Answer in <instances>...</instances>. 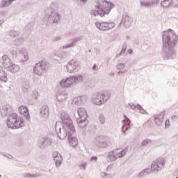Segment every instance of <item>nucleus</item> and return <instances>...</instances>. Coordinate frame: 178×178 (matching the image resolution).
<instances>
[{
	"label": "nucleus",
	"mask_w": 178,
	"mask_h": 178,
	"mask_svg": "<svg viewBox=\"0 0 178 178\" xmlns=\"http://www.w3.org/2000/svg\"><path fill=\"white\" fill-rule=\"evenodd\" d=\"M76 83V78H73V76H70L67 79H63L60 81V86L63 88H66L67 87H70V86Z\"/></svg>",
	"instance_id": "6e6552de"
},
{
	"label": "nucleus",
	"mask_w": 178,
	"mask_h": 178,
	"mask_svg": "<svg viewBox=\"0 0 178 178\" xmlns=\"http://www.w3.org/2000/svg\"><path fill=\"white\" fill-rule=\"evenodd\" d=\"M3 67L8 70V72H11V73H16L19 72V67L17 65L13 64L10 60L8 59L5 62L3 63Z\"/></svg>",
	"instance_id": "39448f33"
},
{
	"label": "nucleus",
	"mask_w": 178,
	"mask_h": 178,
	"mask_svg": "<svg viewBox=\"0 0 178 178\" xmlns=\"http://www.w3.org/2000/svg\"><path fill=\"white\" fill-rule=\"evenodd\" d=\"M71 47H73V44H68L63 47V48H70Z\"/></svg>",
	"instance_id": "c85d7f7f"
},
{
	"label": "nucleus",
	"mask_w": 178,
	"mask_h": 178,
	"mask_svg": "<svg viewBox=\"0 0 178 178\" xmlns=\"http://www.w3.org/2000/svg\"><path fill=\"white\" fill-rule=\"evenodd\" d=\"M41 115L42 116H48V115H49V110L48 109V108H42L41 109Z\"/></svg>",
	"instance_id": "6ab92c4d"
},
{
	"label": "nucleus",
	"mask_w": 178,
	"mask_h": 178,
	"mask_svg": "<svg viewBox=\"0 0 178 178\" xmlns=\"http://www.w3.org/2000/svg\"><path fill=\"white\" fill-rule=\"evenodd\" d=\"M109 159H111V161H116V159H118L116 156L113 153L109 155Z\"/></svg>",
	"instance_id": "b1692460"
},
{
	"label": "nucleus",
	"mask_w": 178,
	"mask_h": 178,
	"mask_svg": "<svg viewBox=\"0 0 178 178\" xmlns=\"http://www.w3.org/2000/svg\"><path fill=\"white\" fill-rule=\"evenodd\" d=\"M20 115H23L26 118V119H30V114L29 113V108H27V106H19L18 109Z\"/></svg>",
	"instance_id": "9b49d317"
},
{
	"label": "nucleus",
	"mask_w": 178,
	"mask_h": 178,
	"mask_svg": "<svg viewBox=\"0 0 178 178\" xmlns=\"http://www.w3.org/2000/svg\"><path fill=\"white\" fill-rule=\"evenodd\" d=\"M100 119H102V120H104V118H100Z\"/></svg>",
	"instance_id": "ea45409f"
},
{
	"label": "nucleus",
	"mask_w": 178,
	"mask_h": 178,
	"mask_svg": "<svg viewBox=\"0 0 178 178\" xmlns=\"http://www.w3.org/2000/svg\"><path fill=\"white\" fill-rule=\"evenodd\" d=\"M103 144H104V145H101V147H102V148H105V147H107V146H108V145H107L106 143H103Z\"/></svg>",
	"instance_id": "7c9ffc66"
},
{
	"label": "nucleus",
	"mask_w": 178,
	"mask_h": 178,
	"mask_svg": "<svg viewBox=\"0 0 178 178\" xmlns=\"http://www.w3.org/2000/svg\"><path fill=\"white\" fill-rule=\"evenodd\" d=\"M46 69L47 63H45V62L44 61H40L35 65L34 72L35 74L41 76L42 74H44V73H45Z\"/></svg>",
	"instance_id": "423d86ee"
},
{
	"label": "nucleus",
	"mask_w": 178,
	"mask_h": 178,
	"mask_svg": "<svg viewBox=\"0 0 178 178\" xmlns=\"http://www.w3.org/2000/svg\"><path fill=\"white\" fill-rule=\"evenodd\" d=\"M177 178H178V177H177Z\"/></svg>",
	"instance_id": "a19ab883"
},
{
	"label": "nucleus",
	"mask_w": 178,
	"mask_h": 178,
	"mask_svg": "<svg viewBox=\"0 0 178 178\" xmlns=\"http://www.w3.org/2000/svg\"><path fill=\"white\" fill-rule=\"evenodd\" d=\"M7 126H8L10 129H13L14 130L16 129H20V127H23V126H24V119L17 115V113H13L8 115Z\"/></svg>",
	"instance_id": "f257e3e1"
},
{
	"label": "nucleus",
	"mask_w": 178,
	"mask_h": 178,
	"mask_svg": "<svg viewBox=\"0 0 178 178\" xmlns=\"http://www.w3.org/2000/svg\"><path fill=\"white\" fill-rule=\"evenodd\" d=\"M96 8H97V14L101 17H104L105 15H108L111 12L112 4L107 1H99L96 4Z\"/></svg>",
	"instance_id": "7ed1b4c3"
},
{
	"label": "nucleus",
	"mask_w": 178,
	"mask_h": 178,
	"mask_svg": "<svg viewBox=\"0 0 178 178\" xmlns=\"http://www.w3.org/2000/svg\"><path fill=\"white\" fill-rule=\"evenodd\" d=\"M81 1H87V0H81Z\"/></svg>",
	"instance_id": "58836bf2"
},
{
	"label": "nucleus",
	"mask_w": 178,
	"mask_h": 178,
	"mask_svg": "<svg viewBox=\"0 0 178 178\" xmlns=\"http://www.w3.org/2000/svg\"><path fill=\"white\" fill-rule=\"evenodd\" d=\"M15 0H3L0 4V8H6V6H9Z\"/></svg>",
	"instance_id": "f3484780"
},
{
	"label": "nucleus",
	"mask_w": 178,
	"mask_h": 178,
	"mask_svg": "<svg viewBox=\"0 0 178 178\" xmlns=\"http://www.w3.org/2000/svg\"><path fill=\"white\" fill-rule=\"evenodd\" d=\"M152 170L158 172L159 170V166L158 165V163H153L152 165Z\"/></svg>",
	"instance_id": "aec40b11"
},
{
	"label": "nucleus",
	"mask_w": 178,
	"mask_h": 178,
	"mask_svg": "<svg viewBox=\"0 0 178 178\" xmlns=\"http://www.w3.org/2000/svg\"><path fill=\"white\" fill-rule=\"evenodd\" d=\"M9 112H12V106L10 105L3 106L1 109L2 116H6Z\"/></svg>",
	"instance_id": "f8f14e48"
},
{
	"label": "nucleus",
	"mask_w": 178,
	"mask_h": 178,
	"mask_svg": "<svg viewBox=\"0 0 178 178\" xmlns=\"http://www.w3.org/2000/svg\"><path fill=\"white\" fill-rule=\"evenodd\" d=\"M79 67V63L74 60H70L67 65V70L69 73H73Z\"/></svg>",
	"instance_id": "9d476101"
},
{
	"label": "nucleus",
	"mask_w": 178,
	"mask_h": 178,
	"mask_svg": "<svg viewBox=\"0 0 178 178\" xmlns=\"http://www.w3.org/2000/svg\"><path fill=\"white\" fill-rule=\"evenodd\" d=\"M0 80L3 81H8V74L5 71H3L2 67L0 66Z\"/></svg>",
	"instance_id": "dca6fc26"
},
{
	"label": "nucleus",
	"mask_w": 178,
	"mask_h": 178,
	"mask_svg": "<svg viewBox=\"0 0 178 178\" xmlns=\"http://www.w3.org/2000/svg\"><path fill=\"white\" fill-rule=\"evenodd\" d=\"M87 166V164H82L80 165L81 169H86V167Z\"/></svg>",
	"instance_id": "cd10ccee"
},
{
	"label": "nucleus",
	"mask_w": 178,
	"mask_h": 178,
	"mask_svg": "<svg viewBox=\"0 0 178 178\" xmlns=\"http://www.w3.org/2000/svg\"><path fill=\"white\" fill-rule=\"evenodd\" d=\"M111 98V95L106 93H99L94 99V103L95 105H102L105 103V101Z\"/></svg>",
	"instance_id": "20e7f679"
},
{
	"label": "nucleus",
	"mask_w": 178,
	"mask_h": 178,
	"mask_svg": "<svg viewBox=\"0 0 178 178\" xmlns=\"http://www.w3.org/2000/svg\"><path fill=\"white\" fill-rule=\"evenodd\" d=\"M6 58H8L6 56H3V59H6Z\"/></svg>",
	"instance_id": "f704fd0d"
},
{
	"label": "nucleus",
	"mask_w": 178,
	"mask_h": 178,
	"mask_svg": "<svg viewBox=\"0 0 178 178\" xmlns=\"http://www.w3.org/2000/svg\"><path fill=\"white\" fill-rule=\"evenodd\" d=\"M97 159H98V158L97 156H92L90 159V161H97Z\"/></svg>",
	"instance_id": "c756f323"
},
{
	"label": "nucleus",
	"mask_w": 178,
	"mask_h": 178,
	"mask_svg": "<svg viewBox=\"0 0 178 178\" xmlns=\"http://www.w3.org/2000/svg\"><path fill=\"white\" fill-rule=\"evenodd\" d=\"M72 78L75 79V83L77 81H83V76L79 75L78 76H72Z\"/></svg>",
	"instance_id": "412c9836"
},
{
	"label": "nucleus",
	"mask_w": 178,
	"mask_h": 178,
	"mask_svg": "<svg viewBox=\"0 0 178 178\" xmlns=\"http://www.w3.org/2000/svg\"><path fill=\"white\" fill-rule=\"evenodd\" d=\"M74 99H81V97H77L76 99L75 98Z\"/></svg>",
	"instance_id": "c9c22d12"
},
{
	"label": "nucleus",
	"mask_w": 178,
	"mask_h": 178,
	"mask_svg": "<svg viewBox=\"0 0 178 178\" xmlns=\"http://www.w3.org/2000/svg\"><path fill=\"white\" fill-rule=\"evenodd\" d=\"M147 143V140H145L144 142H143V144H145V143Z\"/></svg>",
	"instance_id": "e433bc0d"
},
{
	"label": "nucleus",
	"mask_w": 178,
	"mask_h": 178,
	"mask_svg": "<svg viewBox=\"0 0 178 178\" xmlns=\"http://www.w3.org/2000/svg\"><path fill=\"white\" fill-rule=\"evenodd\" d=\"M117 67H118V69H123V67H124V64H122V63L118 64L117 65Z\"/></svg>",
	"instance_id": "a878e982"
},
{
	"label": "nucleus",
	"mask_w": 178,
	"mask_h": 178,
	"mask_svg": "<svg viewBox=\"0 0 178 178\" xmlns=\"http://www.w3.org/2000/svg\"><path fill=\"white\" fill-rule=\"evenodd\" d=\"M113 154L115 155V158H122L124 155L126 154V150H121L120 149H117L113 151Z\"/></svg>",
	"instance_id": "2eb2a0df"
},
{
	"label": "nucleus",
	"mask_w": 178,
	"mask_h": 178,
	"mask_svg": "<svg viewBox=\"0 0 178 178\" xmlns=\"http://www.w3.org/2000/svg\"><path fill=\"white\" fill-rule=\"evenodd\" d=\"M129 54H132V52H133V50H131V49H129Z\"/></svg>",
	"instance_id": "473e14b6"
},
{
	"label": "nucleus",
	"mask_w": 178,
	"mask_h": 178,
	"mask_svg": "<svg viewBox=\"0 0 178 178\" xmlns=\"http://www.w3.org/2000/svg\"><path fill=\"white\" fill-rule=\"evenodd\" d=\"M173 35V33H169V32H166L164 33L163 36V41L164 43L168 44V45H170V37Z\"/></svg>",
	"instance_id": "4468645a"
},
{
	"label": "nucleus",
	"mask_w": 178,
	"mask_h": 178,
	"mask_svg": "<svg viewBox=\"0 0 178 178\" xmlns=\"http://www.w3.org/2000/svg\"><path fill=\"white\" fill-rule=\"evenodd\" d=\"M56 161V166H57V168L58 166H60L61 163H62V157H60V159H57Z\"/></svg>",
	"instance_id": "4be33fe9"
},
{
	"label": "nucleus",
	"mask_w": 178,
	"mask_h": 178,
	"mask_svg": "<svg viewBox=\"0 0 178 178\" xmlns=\"http://www.w3.org/2000/svg\"><path fill=\"white\" fill-rule=\"evenodd\" d=\"M63 129L67 133L70 144H71L72 147H77V145H79V140L77 139V138L72 136H73V134H74L75 131L73 122L69 120L67 122H65L63 125Z\"/></svg>",
	"instance_id": "f03ea898"
},
{
	"label": "nucleus",
	"mask_w": 178,
	"mask_h": 178,
	"mask_svg": "<svg viewBox=\"0 0 178 178\" xmlns=\"http://www.w3.org/2000/svg\"><path fill=\"white\" fill-rule=\"evenodd\" d=\"M161 163L162 166H164V165H165V161H163V160L161 161Z\"/></svg>",
	"instance_id": "2f4dec72"
},
{
	"label": "nucleus",
	"mask_w": 178,
	"mask_h": 178,
	"mask_svg": "<svg viewBox=\"0 0 178 178\" xmlns=\"http://www.w3.org/2000/svg\"><path fill=\"white\" fill-rule=\"evenodd\" d=\"M96 26L99 30L106 31V30H112L115 27V23L98 22L96 24Z\"/></svg>",
	"instance_id": "0eeeda50"
},
{
	"label": "nucleus",
	"mask_w": 178,
	"mask_h": 178,
	"mask_svg": "<svg viewBox=\"0 0 178 178\" xmlns=\"http://www.w3.org/2000/svg\"><path fill=\"white\" fill-rule=\"evenodd\" d=\"M122 21L126 23L127 22H130V17L127 16V15H125L123 19H122Z\"/></svg>",
	"instance_id": "393cba45"
},
{
	"label": "nucleus",
	"mask_w": 178,
	"mask_h": 178,
	"mask_svg": "<svg viewBox=\"0 0 178 178\" xmlns=\"http://www.w3.org/2000/svg\"><path fill=\"white\" fill-rule=\"evenodd\" d=\"M54 161H56L57 159H60V154H59V153L58 152H54Z\"/></svg>",
	"instance_id": "5701e85b"
},
{
	"label": "nucleus",
	"mask_w": 178,
	"mask_h": 178,
	"mask_svg": "<svg viewBox=\"0 0 178 178\" xmlns=\"http://www.w3.org/2000/svg\"><path fill=\"white\" fill-rule=\"evenodd\" d=\"M93 69H95V65L93 66Z\"/></svg>",
	"instance_id": "4c0bfd02"
},
{
	"label": "nucleus",
	"mask_w": 178,
	"mask_h": 178,
	"mask_svg": "<svg viewBox=\"0 0 178 178\" xmlns=\"http://www.w3.org/2000/svg\"><path fill=\"white\" fill-rule=\"evenodd\" d=\"M124 125L122 127V131H126V130H129L131 127V122L127 117H125L124 120H123Z\"/></svg>",
	"instance_id": "ddd939ff"
},
{
	"label": "nucleus",
	"mask_w": 178,
	"mask_h": 178,
	"mask_svg": "<svg viewBox=\"0 0 178 178\" xmlns=\"http://www.w3.org/2000/svg\"><path fill=\"white\" fill-rule=\"evenodd\" d=\"M78 115L79 118L77 119V123H84L87 120V111L84 108H79Z\"/></svg>",
	"instance_id": "1a4fd4ad"
},
{
	"label": "nucleus",
	"mask_w": 178,
	"mask_h": 178,
	"mask_svg": "<svg viewBox=\"0 0 178 178\" xmlns=\"http://www.w3.org/2000/svg\"><path fill=\"white\" fill-rule=\"evenodd\" d=\"M172 4V0H164L161 2V6L163 8H169Z\"/></svg>",
	"instance_id": "a211bd4d"
},
{
	"label": "nucleus",
	"mask_w": 178,
	"mask_h": 178,
	"mask_svg": "<svg viewBox=\"0 0 178 178\" xmlns=\"http://www.w3.org/2000/svg\"><path fill=\"white\" fill-rule=\"evenodd\" d=\"M29 176H33V175H31L30 174H26V177H29Z\"/></svg>",
	"instance_id": "72a5a7b5"
},
{
	"label": "nucleus",
	"mask_w": 178,
	"mask_h": 178,
	"mask_svg": "<svg viewBox=\"0 0 178 178\" xmlns=\"http://www.w3.org/2000/svg\"><path fill=\"white\" fill-rule=\"evenodd\" d=\"M165 127H169L170 124V122L169 121V120H167L165 122Z\"/></svg>",
	"instance_id": "bb28decb"
}]
</instances>
